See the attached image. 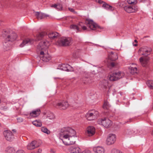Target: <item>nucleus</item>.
Segmentation results:
<instances>
[{
	"instance_id": "1",
	"label": "nucleus",
	"mask_w": 153,
	"mask_h": 153,
	"mask_svg": "<svg viewBox=\"0 0 153 153\" xmlns=\"http://www.w3.org/2000/svg\"><path fill=\"white\" fill-rule=\"evenodd\" d=\"M60 137L63 142L66 145H70L75 143L76 138L75 131L69 127H65L62 128L60 133Z\"/></svg>"
},
{
	"instance_id": "2",
	"label": "nucleus",
	"mask_w": 153,
	"mask_h": 153,
	"mask_svg": "<svg viewBox=\"0 0 153 153\" xmlns=\"http://www.w3.org/2000/svg\"><path fill=\"white\" fill-rule=\"evenodd\" d=\"M2 35L3 37H6L7 40L11 42L15 40L17 37L16 34L11 29H4Z\"/></svg>"
},
{
	"instance_id": "3",
	"label": "nucleus",
	"mask_w": 153,
	"mask_h": 153,
	"mask_svg": "<svg viewBox=\"0 0 153 153\" xmlns=\"http://www.w3.org/2000/svg\"><path fill=\"white\" fill-rule=\"evenodd\" d=\"M72 42V39L71 38L62 37L59 39L56 44L59 46H67L71 45Z\"/></svg>"
},
{
	"instance_id": "4",
	"label": "nucleus",
	"mask_w": 153,
	"mask_h": 153,
	"mask_svg": "<svg viewBox=\"0 0 153 153\" xmlns=\"http://www.w3.org/2000/svg\"><path fill=\"white\" fill-rule=\"evenodd\" d=\"M124 74L120 71H114L113 73L110 74L108 76L110 81H114L122 78L124 76Z\"/></svg>"
},
{
	"instance_id": "5",
	"label": "nucleus",
	"mask_w": 153,
	"mask_h": 153,
	"mask_svg": "<svg viewBox=\"0 0 153 153\" xmlns=\"http://www.w3.org/2000/svg\"><path fill=\"white\" fill-rule=\"evenodd\" d=\"M124 74L120 71H114L113 73L110 74L108 76L110 81H114L122 78L124 76Z\"/></svg>"
},
{
	"instance_id": "6",
	"label": "nucleus",
	"mask_w": 153,
	"mask_h": 153,
	"mask_svg": "<svg viewBox=\"0 0 153 153\" xmlns=\"http://www.w3.org/2000/svg\"><path fill=\"white\" fill-rule=\"evenodd\" d=\"M53 106L60 110H65L68 107V104L67 101L63 100L53 104Z\"/></svg>"
},
{
	"instance_id": "7",
	"label": "nucleus",
	"mask_w": 153,
	"mask_h": 153,
	"mask_svg": "<svg viewBox=\"0 0 153 153\" xmlns=\"http://www.w3.org/2000/svg\"><path fill=\"white\" fill-rule=\"evenodd\" d=\"M97 123L99 124L102 125L106 128L110 127L112 124L111 120L108 118H106L99 119L97 121Z\"/></svg>"
},
{
	"instance_id": "8",
	"label": "nucleus",
	"mask_w": 153,
	"mask_h": 153,
	"mask_svg": "<svg viewBox=\"0 0 153 153\" xmlns=\"http://www.w3.org/2000/svg\"><path fill=\"white\" fill-rule=\"evenodd\" d=\"M40 59L43 61L48 62L51 59V56L46 51H45V52L41 51L40 52Z\"/></svg>"
},
{
	"instance_id": "9",
	"label": "nucleus",
	"mask_w": 153,
	"mask_h": 153,
	"mask_svg": "<svg viewBox=\"0 0 153 153\" xmlns=\"http://www.w3.org/2000/svg\"><path fill=\"white\" fill-rule=\"evenodd\" d=\"M116 140V136L115 135L113 134H110L106 140V144L108 145H110L114 144Z\"/></svg>"
},
{
	"instance_id": "10",
	"label": "nucleus",
	"mask_w": 153,
	"mask_h": 153,
	"mask_svg": "<svg viewBox=\"0 0 153 153\" xmlns=\"http://www.w3.org/2000/svg\"><path fill=\"white\" fill-rule=\"evenodd\" d=\"M86 22L88 24L90 29H92V28H101L100 26L96 23L94 22L92 20L86 19Z\"/></svg>"
},
{
	"instance_id": "11",
	"label": "nucleus",
	"mask_w": 153,
	"mask_h": 153,
	"mask_svg": "<svg viewBox=\"0 0 153 153\" xmlns=\"http://www.w3.org/2000/svg\"><path fill=\"white\" fill-rule=\"evenodd\" d=\"M149 58L148 57H141L139 59L140 62L144 67H147L149 65Z\"/></svg>"
},
{
	"instance_id": "12",
	"label": "nucleus",
	"mask_w": 153,
	"mask_h": 153,
	"mask_svg": "<svg viewBox=\"0 0 153 153\" xmlns=\"http://www.w3.org/2000/svg\"><path fill=\"white\" fill-rule=\"evenodd\" d=\"M3 134L7 140L8 141H11L13 140V136L11 131H4L3 132Z\"/></svg>"
},
{
	"instance_id": "13",
	"label": "nucleus",
	"mask_w": 153,
	"mask_h": 153,
	"mask_svg": "<svg viewBox=\"0 0 153 153\" xmlns=\"http://www.w3.org/2000/svg\"><path fill=\"white\" fill-rule=\"evenodd\" d=\"M124 9L127 12L131 13L136 11L138 10V8L137 6H126L124 7Z\"/></svg>"
},
{
	"instance_id": "14",
	"label": "nucleus",
	"mask_w": 153,
	"mask_h": 153,
	"mask_svg": "<svg viewBox=\"0 0 153 153\" xmlns=\"http://www.w3.org/2000/svg\"><path fill=\"white\" fill-rule=\"evenodd\" d=\"M152 51L151 48L146 47L141 48L139 50L140 52H143V53L142 54V55H145V56H147L149 55Z\"/></svg>"
},
{
	"instance_id": "15",
	"label": "nucleus",
	"mask_w": 153,
	"mask_h": 153,
	"mask_svg": "<svg viewBox=\"0 0 153 153\" xmlns=\"http://www.w3.org/2000/svg\"><path fill=\"white\" fill-rule=\"evenodd\" d=\"M39 146L40 145L38 144L37 142L34 140L29 143L27 146V148L29 150H31L39 147Z\"/></svg>"
},
{
	"instance_id": "16",
	"label": "nucleus",
	"mask_w": 153,
	"mask_h": 153,
	"mask_svg": "<svg viewBox=\"0 0 153 153\" xmlns=\"http://www.w3.org/2000/svg\"><path fill=\"white\" fill-rule=\"evenodd\" d=\"M60 69L61 70L67 71H74L73 68L68 64H62L59 65Z\"/></svg>"
},
{
	"instance_id": "17",
	"label": "nucleus",
	"mask_w": 153,
	"mask_h": 153,
	"mask_svg": "<svg viewBox=\"0 0 153 153\" xmlns=\"http://www.w3.org/2000/svg\"><path fill=\"white\" fill-rule=\"evenodd\" d=\"M117 54L116 53L111 52L108 55V59L107 60V62H109V61H115L118 58Z\"/></svg>"
},
{
	"instance_id": "18",
	"label": "nucleus",
	"mask_w": 153,
	"mask_h": 153,
	"mask_svg": "<svg viewBox=\"0 0 153 153\" xmlns=\"http://www.w3.org/2000/svg\"><path fill=\"white\" fill-rule=\"evenodd\" d=\"M98 112L97 111L94 113H88L86 114V117L87 119L89 120H94L96 118Z\"/></svg>"
},
{
	"instance_id": "19",
	"label": "nucleus",
	"mask_w": 153,
	"mask_h": 153,
	"mask_svg": "<svg viewBox=\"0 0 153 153\" xmlns=\"http://www.w3.org/2000/svg\"><path fill=\"white\" fill-rule=\"evenodd\" d=\"M35 14L36 16L38 19H41L49 16L48 15L38 12H35Z\"/></svg>"
},
{
	"instance_id": "20",
	"label": "nucleus",
	"mask_w": 153,
	"mask_h": 153,
	"mask_svg": "<svg viewBox=\"0 0 153 153\" xmlns=\"http://www.w3.org/2000/svg\"><path fill=\"white\" fill-rule=\"evenodd\" d=\"M49 45V42L48 41L41 42L37 47L39 50H42L44 48H47Z\"/></svg>"
},
{
	"instance_id": "21",
	"label": "nucleus",
	"mask_w": 153,
	"mask_h": 153,
	"mask_svg": "<svg viewBox=\"0 0 153 153\" xmlns=\"http://www.w3.org/2000/svg\"><path fill=\"white\" fill-rule=\"evenodd\" d=\"M95 133V129L92 126H89L87 128V135L89 136H91L93 135Z\"/></svg>"
},
{
	"instance_id": "22",
	"label": "nucleus",
	"mask_w": 153,
	"mask_h": 153,
	"mask_svg": "<svg viewBox=\"0 0 153 153\" xmlns=\"http://www.w3.org/2000/svg\"><path fill=\"white\" fill-rule=\"evenodd\" d=\"M12 42L10 41L7 40V39H5L3 46V48L4 51H8L10 49Z\"/></svg>"
},
{
	"instance_id": "23",
	"label": "nucleus",
	"mask_w": 153,
	"mask_h": 153,
	"mask_svg": "<svg viewBox=\"0 0 153 153\" xmlns=\"http://www.w3.org/2000/svg\"><path fill=\"white\" fill-rule=\"evenodd\" d=\"M33 43V40L29 39H26L23 40L22 43L19 45L20 47H22L27 44H32Z\"/></svg>"
},
{
	"instance_id": "24",
	"label": "nucleus",
	"mask_w": 153,
	"mask_h": 153,
	"mask_svg": "<svg viewBox=\"0 0 153 153\" xmlns=\"http://www.w3.org/2000/svg\"><path fill=\"white\" fill-rule=\"evenodd\" d=\"M59 36V34L56 32H51L48 34V36L51 39H54L57 38Z\"/></svg>"
},
{
	"instance_id": "25",
	"label": "nucleus",
	"mask_w": 153,
	"mask_h": 153,
	"mask_svg": "<svg viewBox=\"0 0 153 153\" xmlns=\"http://www.w3.org/2000/svg\"><path fill=\"white\" fill-rule=\"evenodd\" d=\"M69 151L71 153H79L81 152V149L76 146H71L69 149Z\"/></svg>"
},
{
	"instance_id": "26",
	"label": "nucleus",
	"mask_w": 153,
	"mask_h": 153,
	"mask_svg": "<svg viewBox=\"0 0 153 153\" xmlns=\"http://www.w3.org/2000/svg\"><path fill=\"white\" fill-rule=\"evenodd\" d=\"M108 85V82L107 80H104L101 81L99 84V86L103 90L106 89Z\"/></svg>"
},
{
	"instance_id": "27",
	"label": "nucleus",
	"mask_w": 153,
	"mask_h": 153,
	"mask_svg": "<svg viewBox=\"0 0 153 153\" xmlns=\"http://www.w3.org/2000/svg\"><path fill=\"white\" fill-rule=\"evenodd\" d=\"M93 150L96 153H104L105 152L104 148L100 146L94 147Z\"/></svg>"
},
{
	"instance_id": "28",
	"label": "nucleus",
	"mask_w": 153,
	"mask_h": 153,
	"mask_svg": "<svg viewBox=\"0 0 153 153\" xmlns=\"http://www.w3.org/2000/svg\"><path fill=\"white\" fill-rule=\"evenodd\" d=\"M51 7H53L58 10H62L63 7L62 4L58 3L51 5Z\"/></svg>"
},
{
	"instance_id": "29",
	"label": "nucleus",
	"mask_w": 153,
	"mask_h": 153,
	"mask_svg": "<svg viewBox=\"0 0 153 153\" xmlns=\"http://www.w3.org/2000/svg\"><path fill=\"white\" fill-rule=\"evenodd\" d=\"M135 131L133 130L129 129H125L123 131V135L126 136L128 135H131L134 133Z\"/></svg>"
},
{
	"instance_id": "30",
	"label": "nucleus",
	"mask_w": 153,
	"mask_h": 153,
	"mask_svg": "<svg viewBox=\"0 0 153 153\" xmlns=\"http://www.w3.org/2000/svg\"><path fill=\"white\" fill-rule=\"evenodd\" d=\"M40 113V110L37 109L36 110L33 111L30 113V116L32 117H36L38 116Z\"/></svg>"
},
{
	"instance_id": "31",
	"label": "nucleus",
	"mask_w": 153,
	"mask_h": 153,
	"mask_svg": "<svg viewBox=\"0 0 153 153\" xmlns=\"http://www.w3.org/2000/svg\"><path fill=\"white\" fill-rule=\"evenodd\" d=\"M85 77L83 79V81L84 83H90L91 82V78L89 76L88 74L86 73V72H85Z\"/></svg>"
},
{
	"instance_id": "32",
	"label": "nucleus",
	"mask_w": 153,
	"mask_h": 153,
	"mask_svg": "<svg viewBox=\"0 0 153 153\" xmlns=\"http://www.w3.org/2000/svg\"><path fill=\"white\" fill-rule=\"evenodd\" d=\"M44 115H46V118L50 120H52L55 118V116L53 113L48 112L44 113Z\"/></svg>"
},
{
	"instance_id": "33",
	"label": "nucleus",
	"mask_w": 153,
	"mask_h": 153,
	"mask_svg": "<svg viewBox=\"0 0 153 153\" xmlns=\"http://www.w3.org/2000/svg\"><path fill=\"white\" fill-rule=\"evenodd\" d=\"M47 33L45 32H42L40 33L37 37V40H41L44 36L47 35Z\"/></svg>"
},
{
	"instance_id": "34",
	"label": "nucleus",
	"mask_w": 153,
	"mask_h": 153,
	"mask_svg": "<svg viewBox=\"0 0 153 153\" xmlns=\"http://www.w3.org/2000/svg\"><path fill=\"white\" fill-rule=\"evenodd\" d=\"M6 153H14L15 151L14 148L11 147H8L5 150Z\"/></svg>"
},
{
	"instance_id": "35",
	"label": "nucleus",
	"mask_w": 153,
	"mask_h": 153,
	"mask_svg": "<svg viewBox=\"0 0 153 153\" xmlns=\"http://www.w3.org/2000/svg\"><path fill=\"white\" fill-rule=\"evenodd\" d=\"M33 125L37 127H41L42 126V123L40 120H36L32 122Z\"/></svg>"
},
{
	"instance_id": "36",
	"label": "nucleus",
	"mask_w": 153,
	"mask_h": 153,
	"mask_svg": "<svg viewBox=\"0 0 153 153\" xmlns=\"http://www.w3.org/2000/svg\"><path fill=\"white\" fill-rule=\"evenodd\" d=\"M129 70L130 73L132 74L137 73V69L136 67H130Z\"/></svg>"
},
{
	"instance_id": "37",
	"label": "nucleus",
	"mask_w": 153,
	"mask_h": 153,
	"mask_svg": "<svg viewBox=\"0 0 153 153\" xmlns=\"http://www.w3.org/2000/svg\"><path fill=\"white\" fill-rule=\"evenodd\" d=\"M147 86L151 89H153V81L149 80L146 82Z\"/></svg>"
},
{
	"instance_id": "38",
	"label": "nucleus",
	"mask_w": 153,
	"mask_h": 153,
	"mask_svg": "<svg viewBox=\"0 0 153 153\" xmlns=\"http://www.w3.org/2000/svg\"><path fill=\"white\" fill-rule=\"evenodd\" d=\"M102 7L105 8L107 9L110 10H113L112 9V7L111 6L105 3L104 4H103Z\"/></svg>"
},
{
	"instance_id": "39",
	"label": "nucleus",
	"mask_w": 153,
	"mask_h": 153,
	"mask_svg": "<svg viewBox=\"0 0 153 153\" xmlns=\"http://www.w3.org/2000/svg\"><path fill=\"white\" fill-rule=\"evenodd\" d=\"M110 106L109 103L107 101H105L103 106V108L105 109H108Z\"/></svg>"
},
{
	"instance_id": "40",
	"label": "nucleus",
	"mask_w": 153,
	"mask_h": 153,
	"mask_svg": "<svg viewBox=\"0 0 153 153\" xmlns=\"http://www.w3.org/2000/svg\"><path fill=\"white\" fill-rule=\"evenodd\" d=\"M41 130L42 132L47 134H48L50 133L49 130H48L46 127H42L41 128Z\"/></svg>"
},
{
	"instance_id": "41",
	"label": "nucleus",
	"mask_w": 153,
	"mask_h": 153,
	"mask_svg": "<svg viewBox=\"0 0 153 153\" xmlns=\"http://www.w3.org/2000/svg\"><path fill=\"white\" fill-rule=\"evenodd\" d=\"M127 2L129 4H136L137 3L136 0H127Z\"/></svg>"
},
{
	"instance_id": "42",
	"label": "nucleus",
	"mask_w": 153,
	"mask_h": 153,
	"mask_svg": "<svg viewBox=\"0 0 153 153\" xmlns=\"http://www.w3.org/2000/svg\"><path fill=\"white\" fill-rule=\"evenodd\" d=\"M113 61H109V62H107L108 65L111 67H113L115 65V64Z\"/></svg>"
},
{
	"instance_id": "43",
	"label": "nucleus",
	"mask_w": 153,
	"mask_h": 153,
	"mask_svg": "<svg viewBox=\"0 0 153 153\" xmlns=\"http://www.w3.org/2000/svg\"><path fill=\"white\" fill-rule=\"evenodd\" d=\"M111 153H122V152L118 150L114 149L112 150Z\"/></svg>"
},
{
	"instance_id": "44",
	"label": "nucleus",
	"mask_w": 153,
	"mask_h": 153,
	"mask_svg": "<svg viewBox=\"0 0 153 153\" xmlns=\"http://www.w3.org/2000/svg\"><path fill=\"white\" fill-rule=\"evenodd\" d=\"M78 26L74 25H72L70 26L71 29H79Z\"/></svg>"
},
{
	"instance_id": "45",
	"label": "nucleus",
	"mask_w": 153,
	"mask_h": 153,
	"mask_svg": "<svg viewBox=\"0 0 153 153\" xmlns=\"http://www.w3.org/2000/svg\"><path fill=\"white\" fill-rule=\"evenodd\" d=\"M79 153H91V152L88 150H84L82 151L81 149V152Z\"/></svg>"
},
{
	"instance_id": "46",
	"label": "nucleus",
	"mask_w": 153,
	"mask_h": 153,
	"mask_svg": "<svg viewBox=\"0 0 153 153\" xmlns=\"http://www.w3.org/2000/svg\"><path fill=\"white\" fill-rule=\"evenodd\" d=\"M17 120L18 122L21 123L23 121V119L21 118H17Z\"/></svg>"
},
{
	"instance_id": "47",
	"label": "nucleus",
	"mask_w": 153,
	"mask_h": 153,
	"mask_svg": "<svg viewBox=\"0 0 153 153\" xmlns=\"http://www.w3.org/2000/svg\"><path fill=\"white\" fill-rule=\"evenodd\" d=\"M16 153H25V152L22 150H19L16 152Z\"/></svg>"
},
{
	"instance_id": "48",
	"label": "nucleus",
	"mask_w": 153,
	"mask_h": 153,
	"mask_svg": "<svg viewBox=\"0 0 153 153\" xmlns=\"http://www.w3.org/2000/svg\"><path fill=\"white\" fill-rule=\"evenodd\" d=\"M69 10L71 12H75L74 10L72 8H68Z\"/></svg>"
},
{
	"instance_id": "49",
	"label": "nucleus",
	"mask_w": 153,
	"mask_h": 153,
	"mask_svg": "<svg viewBox=\"0 0 153 153\" xmlns=\"http://www.w3.org/2000/svg\"><path fill=\"white\" fill-rule=\"evenodd\" d=\"M98 3L101 4H104L105 2H103L102 1L100 0L98 1Z\"/></svg>"
},
{
	"instance_id": "50",
	"label": "nucleus",
	"mask_w": 153,
	"mask_h": 153,
	"mask_svg": "<svg viewBox=\"0 0 153 153\" xmlns=\"http://www.w3.org/2000/svg\"><path fill=\"white\" fill-rule=\"evenodd\" d=\"M42 150L41 149H39L37 151V153H41L42 152Z\"/></svg>"
},
{
	"instance_id": "51",
	"label": "nucleus",
	"mask_w": 153,
	"mask_h": 153,
	"mask_svg": "<svg viewBox=\"0 0 153 153\" xmlns=\"http://www.w3.org/2000/svg\"><path fill=\"white\" fill-rule=\"evenodd\" d=\"M80 29H76V33H77L79 31H80Z\"/></svg>"
},
{
	"instance_id": "52",
	"label": "nucleus",
	"mask_w": 153,
	"mask_h": 153,
	"mask_svg": "<svg viewBox=\"0 0 153 153\" xmlns=\"http://www.w3.org/2000/svg\"><path fill=\"white\" fill-rule=\"evenodd\" d=\"M82 27V29H86V27L85 26H83Z\"/></svg>"
},
{
	"instance_id": "53",
	"label": "nucleus",
	"mask_w": 153,
	"mask_h": 153,
	"mask_svg": "<svg viewBox=\"0 0 153 153\" xmlns=\"http://www.w3.org/2000/svg\"><path fill=\"white\" fill-rule=\"evenodd\" d=\"M133 45L135 46H137V44H134Z\"/></svg>"
},
{
	"instance_id": "54",
	"label": "nucleus",
	"mask_w": 153,
	"mask_h": 153,
	"mask_svg": "<svg viewBox=\"0 0 153 153\" xmlns=\"http://www.w3.org/2000/svg\"><path fill=\"white\" fill-rule=\"evenodd\" d=\"M51 153H54V152L53 150H51Z\"/></svg>"
},
{
	"instance_id": "55",
	"label": "nucleus",
	"mask_w": 153,
	"mask_h": 153,
	"mask_svg": "<svg viewBox=\"0 0 153 153\" xmlns=\"http://www.w3.org/2000/svg\"><path fill=\"white\" fill-rule=\"evenodd\" d=\"M134 42L136 43L137 42V41L136 40H135Z\"/></svg>"
},
{
	"instance_id": "56",
	"label": "nucleus",
	"mask_w": 153,
	"mask_h": 153,
	"mask_svg": "<svg viewBox=\"0 0 153 153\" xmlns=\"http://www.w3.org/2000/svg\"><path fill=\"white\" fill-rule=\"evenodd\" d=\"M22 28H27V27L26 26H24L23 27H22Z\"/></svg>"
},
{
	"instance_id": "57",
	"label": "nucleus",
	"mask_w": 153,
	"mask_h": 153,
	"mask_svg": "<svg viewBox=\"0 0 153 153\" xmlns=\"http://www.w3.org/2000/svg\"><path fill=\"white\" fill-rule=\"evenodd\" d=\"M149 36H144V37H148Z\"/></svg>"
},
{
	"instance_id": "58",
	"label": "nucleus",
	"mask_w": 153,
	"mask_h": 153,
	"mask_svg": "<svg viewBox=\"0 0 153 153\" xmlns=\"http://www.w3.org/2000/svg\"><path fill=\"white\" fill-rule=\"evenodd\" d=\"M131 119H129V121H131Z\"/></svg>"
},
{
	"instance_id": "59",
	"label": "nucleus",
	"mask_w": 153,
	"mask_h": 153,
	"mask_svg": "<svg viewBox=\"0 0 153 153\" xmlns=\"http://www.w3.org/2000/svg\"><path fill=\"white\" fill-rule=\"evenodd\" d=\"M92 30H94L95 29H92Z\"/></svg>"
},
{
	"instance_id": "60",
	"label": "nucleus",
	"mask_w": 153,
	"mask_h": 153,
	"mask_svg": "<svg viewBox=\"0 0 153 153\" xmlns=\"http://www.w3.org/2000/svg\"><path fill=\"white\" fill-rule=\"evenodd\" d=\"M152 19L153 20V17L152 18Z\"/></svg>"
},
{
	"instance_id": "61",
	"label": "nucleus",
	"mask_w": 153,
	"mask_h": 153,
	"mask_svg": "<svg viewBox=\"0 0 153 153\" xmlns=\"http://www.w3.org/2000/svg\"><path fill=\"white\" fill-rule=\"evenodd\" d=\"M0 22H1V21L0 20Z\"/></svg>"
}]
</instances>
